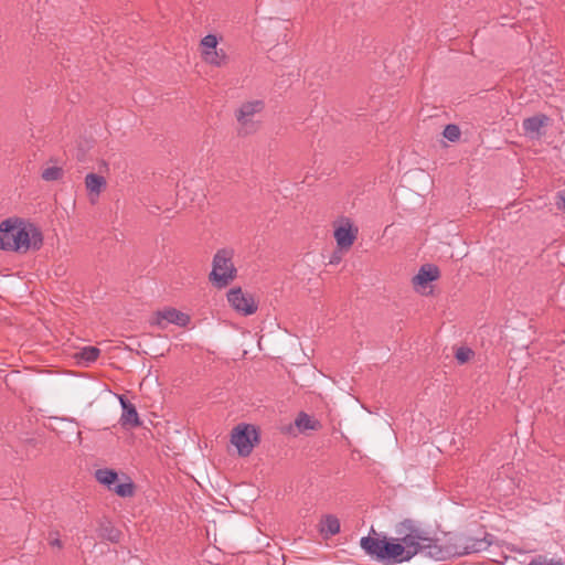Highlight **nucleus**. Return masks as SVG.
Instances as JSON below:
<instances>
[{"mask_svg": "<svg viewBox=\"0 0 565 565\" xmlns=\"http://www.w3.org/2000/svg\"><path fill=\"white\" fill-rule=\"evenodd\" d=\"M43 245L41 230L20 218H7L0 224V249L26 253L39 250Z\"/></svg>", "mask_w": 565, "mask_h": 565, "instance_id": "nucleus-2", "label": "nucleus"}, {"mask_svg": "<svg viewBox=\"0 0 565 565\" xmlns=\"http://www.w3.org/2000/svg\"><path fill=\"white\" fill-rule=\"evenodd\" d=\"M265 103L260 99L243 103L235 111L236 120L239 125L238 135L247 136L256 132L258 124L254 120V116L264 110Z\"/></svg>", "mask_w": 565, "mask_h": 565, "instance_id": "nucleus-5", "label": "nucleus"}, {"mask_svg": "<svg viewBox=\"0 0 565 565\" xmlns=\"http://www.w3.org/2000/svg\"><path fill=\"white\" fill-rule=\"evenodd\" d=\"M230 305L244 316H250L257 311V303L254 297L248 292H243L241 288H233L227 292Z\"/></svg>", "mask_w": 565, "mask_h": 565, "instance_id": "nucleus-7", "label": "nucleus"}, {"mask_svg": "<svg viewBox=\"0 0 565 565\" xmlns=\"http://www.w3.org/2000/svg\"><path fill=\"white\" fill-rule=\"evenodd\" d=\"M236 277V268L233 263V252L220 249L213 257V268L210 280L217 287H226Z\"/></svg>", "mask_w": 565, "mask_h": 565, "instance_id": "nucleus-4", "label": "nucleus"}, {"mask_svg": "<svg viewBox=\"0 0 565 565\" xmlns=\"http://www.w3.org/2000/svg\"><path fill=\"white\" fill-rule=\"evenodd\" d=\"M358 236V227H354L349 218H343L341 225L334 231V238L340 249H349Z\"/></svg>", "mask_w": 565, "mask_h": 565, "instance_id": "nucleus-9", "label": "nucleus"}, {"mask_svg": "<svg viewBox=\"0 0 565 565\" xmlns=\"http://www.w3.org/2000/svg\"><path fill=\"white\" fill-rule=\"evenodd\" d=\"M204 62H206L210 65L221 67L226 64L227 55L224 52V50H214V51H206L204 52Z\"/></svg>", "mask_w": 565, "mask_h": 565, "instance_id": "nucleus-17", "label": "nucleus"}, {"mask_svg": "<svg viewBox=\"0 0 565 565\" xmlns=\"http://www.w3.org/2000/svg\"><path fill=\"white\" fill-rule=\"evenodd\" d=\"M548 117L546 115H536L523 120V129L525 134L534 136L539 135L542 127L547 122Z\"/></svg>", "mask_w": 565, "mask_h": 565, "instance_id": "nucleus-13", "label": "nucleus"}, {"mask_svg": "<svg viewBox=\"0 0 565 565\" xmlns=\"http://www.w3.org/2000/svg\"><path fill=\"white\" fill-rule=\"evenodd\" d=\"M491 535L484 533L482 537L471 536L465 533L447 534L444 541H440V554H435L440 561L449 557L462 556L472 553H480L491 545Z\"/></svg>", "mask_w": 565, "mask_h": 565, "instance_id": "nucleus-3", "label": "nucleus"}, {"mask_svg": "<svg viewBox=\"0 0 565 565\" xmlns=\"http://www.w3.org/2000/svg\"><path fill=\"white\" fill-rule=\"evenodd\" d=\"M320 532L326 536H333L340 532V521L333 514H327L321 520Z\"/></svg>", "mask_w": 565, "mask_h": 565, "instance_id": "nucleus-14", "label": "nucleus"}, {"mask_svg": "<svg viewBox=\"0 0 565 565\" xmlns=\"http://www.w3.org/2000/svg\"><path fill=\"white\" fill-rule=\"evenodd\" d=\"M258 441L259 433L254 425L239 424L232 431L231 443L236 447L238 455L242 457L249 456Z\"/></svg>", "mask_w": 565, "mask_h": 565, "instance_id": "nucleus-6", "label": "nucleus"}, {"mask_svg": "<svg viewBox=\"0 0 565 565\" xmlns=\"http://www.w3.org/2000/svg\"><path fill=\"white\" fill-rule=\"evenodd\" d=\"M85 185L87 191L89 192V198L92 202L99 196L103 189L106 188V180L104 177L96 173H88L85 177Z\"/></svg>", "mask_w": 565, "mask_h": 565, "instance_id": "nucleus-12", "label": "nucleus"}, {"mask_svg": "<svg viewBox=\"0 0 565 565\" xmlns=\"http://www.w3.org/2000/svg\"><path fill=\"white\" fill-rule=\"evenodd\" d=\"M190 322V317L186 313L179 311L175 308H164L156 312L151 324L166 329L168 324H175L178 327H186Z\"/></svg>", "mask_w": 565, "mask_h": 565, "instance_id": "nucleus-8", "label": "nucleus"}, {"mask_svg": "<svg viewBox=\"0 0 565 565\" xmlns=\"http://www.w3.org/2000/svg\"><path fill=\"white\" fill-rule=\"evenodd\" d=\"M95 478L99 483L106 486L110 490L113 488V486L115 484V481L117 480L118 475L113 469L102 468V469H97L95 471Z\"/></svg>", "mask_w": 565, "mask_h": 565, "instance_id": "nucleus-16", "label": "nucleus"}, {"mask_svg": "<svg viewBox=\"0 0 565 565\" xmlns=\"http://www.w3.org/2000/svg\"><path fill=\"white\" fill-rule=\"evenodd\" d=\"M371 533L374 536H363L360 545L369 556L377 562L386 565L399 564L411 561L419 553L440 561L435 554L441 552L440 540L430 537L414 520L406 519L399 522L395 527L396 537L377 534L373 527Z\"/></svg>", "mask_w": 565, "mask_h": 565, "instance_id": "nucleus-1", "label": "nucleus"}, {"mask_svg": "<svg viewBox=\"0 0 565 565\" xmlns=\"http://www.w3.org/2000/svg\"><path fill=\"white\" fill-rule=\"evenodd\" d=\"M527 565H564L561 559L546 558L545 556H537L533 558Z\"/></svg>", "mask_w": 565, "mask_h": 565, "instance_id": "nucleus-25", "label": "nucleus"}, {"mask_svg": "<svg viewBox=\"0 0 565 565\" xmlns=\"http://www.w3.org/2000/svg\"><path fill=\"white\" fill-rule=\"evenodd\" d=\"M555 205L558 210L565 212V190H561L555 194Z\"/></svg>", "mask_w": 565, "mask_h": 565, "instance_id": "nucleus-26", "label": "nucleus"}, {"mask_svg": "<svg viewBox=\"0 0 565 565\" xmlns=\"http://www.w3.org/2000/svg\"><path fill=\"white\" fill-rule=\"evenodd\" d=\"M217 38L214 34H207L201 40L202 46V57H204V52L214 51L217 49Z\"/></svg>", "mask_w": 565, "mask_h": 565, "instance_id": "nucleus-21", "label": "nucleus"}, {"mask_svg": "<svg viewBox=\"0 0 565 565\" xmlns=\"http://www.w3.org/2000/svg\"><path fill=\"white\" fill-rule=\"evenodd\" d=\"M50 544H51L52 546H56V547H58V548H61V547H62V542H61V540H60L58 537H55V539L51 540V541H50Z\"/></svg>", "mask_w": 565, "mask_h": 565, "instance_id": "nucleus-28", "label": "nucleus"}, {"mask_svg": "<svg viewBox=\"0 0 565 565\" xmlns=\"http://www.w3.org/2000/svg\"><path fill=\"white\" fill-rule=\"evenodd\" d=\"M122 413L119 423L122 428H136L141 425L136 406L124 396H119Z\"/></svg>", "mask_w": 565, "mask_h": 565, "instance_id": "nucleus-10", "label": "nucleus"}, {"mask_svg": "<svg viewBox=\"0 0 565 565\" xmlns=\"http://www.w3.org/2000/svg\"><path fill=\"white\" fill-rule=\"evenodd\" d=\"M110 490H113L117 495L121 498H129L132 497L135 493V486L131 481H129L125 483L114 484Z\"/></svg>", "mask_w": 565, "mask_h": 565, "instance_id": "nucleus-19", "label": "nucleus"}, {"mask_svg": "<svg viewBox=\"0 0 565 565\" xmlns=\"http://www.w3.org/2000/svg\"><path fill=\"white\" fill-rule=\"evenodd\" d=\"M341 259H342L341 254L339 252H334L329 259V264L337 265L341 262Z\"/></svg>", "mask_w": 565, "mask_h": 565, "instance_id": "nucleus-27", "label": "nucleus"}, {"mask_svg": "<svg viewBox=\"0 0 565 565\" xmlns=\"http://www.w3.org/2000/svg\"><path fill=\"white\" fill-rule=\"evenodd\" d=\"M63 175V170L58 167H49L42 171V179L45 181H56Z\"/></svg>", "mask_w": 565, "mask_h": 565, "instance_id": "nucleus-22", "label": "nucleus"}, {"mask_svg": "<svg viewBox=\"0 0 565 565\" xmlns=\"http://www.w3.org/2000/svg\"><path fill=\"white\" fill-rule=\"evenodd\" d=\"M473 355V351L469 348L461 347L456 351V359L459 363L463 364L470 360Z\"/></svg>", "mask_w": 565, "mask_h": 565, "instance_id": "nucleus-24", "label": "nucleus"}, {"mask_svg": "<svg viewBox=\"0 0 565 565\" xmlns=\"http://www.w3.org/2000/svg\"><path fill=\"white\" fill-rule=\"evenodd\" d=\"M297 428L300 430V431H305V430H308V429H317L318 426H319V422L317 420H313L308 414L306 413H300L298 415V417L296 418V422H295Z\"/></svg>", "mask_w": 565, "mask_h": 565, "instance_id": "nucleus-18", "label": "nucleus"}, {"mask_svg": "<svg viewBox=\"0 0 565 565\" xmlns=\"http://www.w3.org/2000/svg\"><path fill=\"white\" fill-rule=\"evenodd\" d=\"M100 354V350L96 347H84L79 352V358L86 363L95 362Z\"/></svg>", "mask_w": 565, "mask_h": 565, "instance_id": "nucleus-20", "label": "nucleus"}, {"mask_svg": "<svg viewBox=\"0 0 565 565\" xmlns=\"http://www.w3.org/2000/svg\"><path fill=\"white\" fill-rule=\"evenodd\" d=\"M439 278V269L436 265L425 264L423 265L417 275L414 276L413 282L415 285L424 287L430 281H434Z\"/></svg>", "mask_w": 565, "mask_h": 565, "instance_id": "nucleus-11", "label": "nucleus"}, {"mask_svg": "<svg viewBox=\"0 0 565 565\" xmlns=\"http://www.w3.org/2000/svg\"><path fill=\"white\" fill-rule=\"evenodd\" d=\"M460 135H461L460 129H459V127H458L457 125H455V124H449V125H447V126L445 127V129H444V132H443V136H444L447 140L451 141V142H455V141L459 140Z\"/></svg>", "mask_w": 565, "mask_h": 565, "instance_id": "nucleus-23", "label": "nucleus"}, {"mask_svg": "<svg viewBox=\"0 0 565 565\" xmlns=\"http://www.w3.org/2000/svg\"><path fill=\"white\" fill-rule=\"evenodd\" d=\"M99 536L108 542L118 543L121 537V532L107 521L100 524Z\"/></svg>", "mask_w": 565, "mask_h": 565, "instance_id": "nucleus-15", "label": "nucleus"}]
</instances>
